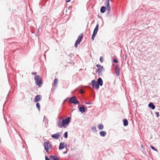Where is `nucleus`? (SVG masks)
<instances>
[{
  "mask_svg": "<svg viewBox=\"0 0 160 160\" xmlns=\"http://www.w3.org/2000/svg\"><path fill=\"white\" fill-rule=\"evenodd\" d=\"M99 134L101 136L104 137L106 134V133L105 131H102L100 132Z\"/></svg>",
  "mask_w": 160,
  "mask_h": 160,
  "instance_id": "f8f14e48",
  "label": "nucleus"
},
{
  "mask_svg": "<svg viewBox=\"0 0 160 160\" xmlns=\"http://www.w3.org/2000/svg\"><path fill=\"white\" fill-rule=\"evenodd\" d=\"M110 1H111L112 0H110Z\"/></svg>",
  "mask_w": 160,
  "mask_h": 160,
  "instance_id": "58836bf2",
  "label": "nucleus"
},
{
  "mask_svg": "<svg viewBox=\"0 0 160 160\" xmlns=\"http://www.w3.org/2000/svg\"><path fill=\"white\" fill-rule=\"evenodd\" d=\"M106 6L107 7V11L109 12H110V8L109 7V4H108H108H106Z\"/></svg>",
  "mask_w": 160,
  "mask_h": 160,
  "instance_id": "aec40b11",
  "label": "nucleus"
},
{
  "mask_svg": "<svg viewBox=\"0 0 160 160\" xmlns=\"http://www.w3.org/2000/svg\"><path fill=\"white\" fill-rule=\"evenodd\" d=\"M83 37V34L81 33L78 37L75 43V47L76 48L77 47L78 44H80L81 42L82 39Z\"/></svg>",
  "mask_w": 160,
  "mask_h": 160,
  "instance_id": "20e7f679",
  "label": "nucleus"
},
{
  "mask_svg": "<svg viewBox=\"0 0 160 160\" xmlns=\"http://www.w3.org/2000/svg\"><path fill=\"white\" fill-rule=\"evenodd\" d=\"M115 73L117 76H119L120 74L119 71H115Z\"/></svg>",
  "mask_w": 160,
  "mask_h": 160,
  "instance_id": "5701e85b",
  "label": "nucleus"
},
{
  "mask_svg": "<svg viewBox=\"0 0 160 160\" xmlns=\"http://www.w3.org/2000/svg\"><path fill=\"white\" fill-rule=\"evenodd\" d=\"M45 149L47 153L50 152L52 147L51 144L48 142H45L44 143Z\"/></svg>",
  "mask_w": 160,
  "mask_h": 160,
  "instance_id": "f03ea898",
  "label": "nucleus"
},
{
  "mask_svg": "<svg viewBox=\"0 0 160 160\" xmlns=\"http://www.w3.org/2000/svg\"><path fill=\"white\" fill-rule=\"evenodd\" d=\"M36 107L38 108V109L39 110L40 109V106L39 103H38L36 104Z\"/></svg>",
  "mask_w": 160,
  "mask_h": 160,
  "instance_id": "4be33fe9",
  "label": "nucleus"
},
{
  "mask_svg": "<svg viewBox=\"0 0 160 160\" xmlns=\"http://www.w3.org/2000/svg\"><path fill=\"white\" fill-rule=\"evenodd\" d=\"M66 1L68 2H69L71 1V0H66Z\"/></svg>",
  "mask_w": 160,
  "mask_h": 160,
  "instance_id": "72a5a7b5",
  "label": "nucleus"
},
{
  "mask_svg": "<svg viewBox=\"0 0 160 160\" xmlns=\"http://www.w3.org/2000/svg\"><path fill=\"white\" fill-rule=\"evenodd\" d=\"M50 158L51 159H52L53 160H58V158L54 156H51Z\"/></svg>",
  "mask_w": 160,
  "mask_h": 160,
  "instance_id": "a211bd4d",
  "label": "nucleus"
},
{
  "mask_svg": "<svg viewBox=\"0 0 160 160\" xmlns=\"http://www.w3.org/2000/svg\"><path fill=\"white\" fill-rule=\"evenodd\" d=\"M80 92L82 94V93H84V92H83V91L82 89H81L80 90Z\"/></svg>",
  "mask_w": 160,
  "mask_h": 160,
  "instance_id": "cd10ccee",
  "label": "nucleus"
},
{
  "mask_svg": "<svg viewBox=\"0 0 160 160\" xmlns=\"http://www.w3.org/2000/svg\"><path fill=\"white\" fill-rule=\"evenodd\" d=\"M150 147L153 150H154V151H157V150L153 146H150Z\"/></svg>",
  "mask_w": 160,
  "mask_h": 160,
  "instance_id": "393cba45",
  "label": "nucleus"
},
{
  "mask_svg": "<svg viewBox=\"0 0 160 160\" xmlns=\"http://www.w3.org/2000/svg\"><path fill=\"white\" fill-rule=\"evenodd\" d=\"M103 58L102 57H101L100 58V61L102 63L103 62Z\"/></svg>",
  "mask_w": 160,
  "mask_h": 160,
  "instance_id": "a878e982",
  "label": "nucleus"
},
{
  "mask_svg": "<svg viewBox=\"0 0 160 160\" xmlns=\"http://www.w3.org/2000/svg\"><path fill=\"white\" fill-rule=\"evenodd\" d=\"M96 127L95 126H93L92 127V130H96Z\"/></svg>",
  "mask_w": 160,
  "mask_h": 160,
  "instance_id": "c756f323",
  "label": "nucleus"
},
{
  "mask_svg": "<svg viewBox=\"0 0 160 160\" xmlns=\"http://www.w3.org/2000/svg\"><path fill=\"white\" fill-rule=\"evenodd\" d=\"M156 115H157V117H158L159 116V113L158 112H156Z\"/></svg>",
  "mask_w": 160,
  "mask_h": 160,
  "instance_id": "2f4dec72",
  "label": "nucleus"
},
{
  "mask_svg": "<svg viewBox=\"0 0 160 160\" xmlns=\"http://www.w3.org/2000/svg\"><path fill=\"white\" fill-rule=\"evenodd\" d=\"M34 79L37 85L39 87H40L42 84V82L40 77L38 75L35 76Z\"/></svg>",
  "mask_w": 160,
  "mask_h": 160,
  "instance_id": "7ed1b4c3",
  "label": "nucleus"
},
{
  "mask_svg": "<svg viewBox=\"0 0 160 160\" xmlns=\"http://www.w3.org/2000/svg\"><path fill=\"white\" fill-rule=\"evenodd\" d=\"M58 80L57 79H55L54 80V85H55L56 86V84H57L58 83Z\"/></svg>",
  "mask_w": 160,
  "mask_h": 160,
  "instance_id": "412c9836",
  "label": "nucleus"
},
{
  "mask_svg": "<svg viewBox=\"0 0 160 160\" xmlns=\"http://www.w3.org/2000/svg\"><path fill=\"white\" fill-rule=\"evenodd\" d=\"M97 66L98 69V70H102L103 69V67L100 65H97Z\"/></svg>",
  "mask_w": 160,
  "mask_h": 160,
  "instance_id": "6ab92c4d",
  "label": "nucleus"
},
{
  "mask_svg": "<svg viewBox=\"0 0 160 160\" xmlns=\"http://www.w3.org/2000/svg\"><path fill=\"white\" fill-rule=\"evenodd\" d=\"M148 107L152 108V109H154L155 108V106L152 103H150L148 105Z\"/></svg>",
  "mask_w": 160,
  "mask_h": 160,
  "instance_id": "4468645a",
  "label": "nucleus"
},
{
  "mask_svg": "<svg viewBox=\"0 0 160 160\" xmlns=\"http://www.w3.org/2000/svg\"><path fill=\"white\" fill-rule=\"evenodd\" d=\"M98 27H99L98 24H97L96 25L95 28L94 29V30L93 31V34L92 35V41L94 40L95 37V36L97 34V32L98 29Z\"/></svg>",
  "mask_w": 160,
  "mask_h": 160,
  "instance_id": "39448f33",
  "label": "nucleus"
},
{
  "mask_svg": "<svg viewBox=\"0 0 160 160\" xmlns=\"http://www.w3.org/2000/svg\"><path fill=\"white\" fill-rule=\"evenodd\" d=\"M64 137L65 138H67L68 137V133L67 132H65L64 134Z\"/></svg>",
  "mask_w": 160,
  "mask_h": 160,
  "instance_id": "b1692460",
  "label": "nucleus"
},
{
  "mask_svg": "<svg viewBox=\"0 0 160 160\" xmlns=\"http://www.w3.org/2000/svg\"><path fill=\"white\" fill-rule=\"evenodd\" d=\"M69 56H70L71 57L72 56H73V54L71 53Z\"/></svg>",
  "mask_w": 160,
  "mask_h": 160,
  "instance_id": "f704fd0d",
  "label": "nucleus"
},
{
  "mask_svg": "<svg viewBox=\"0 0 160 160\" xmlns=\"http://www.w3.org/2000/svg\"><path fill=\"white\" fill-rule=\"evenodd\" d=\"M70 121V118L69 117L62 120H60L58 122L57 125L59 128H66L69 124Z\"/></svg>",
  "mask_w": 160,
  "mask_h": 160,
  "instance_id": "f257e3e1",
  "label": "nucleus"
},
{
  "mask_svg": "<svg viewBox=\"0 0 160 160\" xmlns=\"http://www.w3.org/2000/svg\"><path fill=\"white\" fill-rule=\"evenodd\" d=\"M86 104H90V103H87V102H86Z\"/></svg>",
  "mask_w": 160,
  "mask_h": 160,
  "instance_id": "e433bc0d",
  "label": "nucleus"
},
{
  "mask_svg": "<svg viewBox=\"0 0 160 160\" xmlns=\"http://www.w3.org/2000/svg\"><path fill=\"white\" fill-rule=\"evenodd\" d=\"M45 160H50L49 158H48V157L46 156L45 157Z\"/></svg>",
  "mask_w": 160,
  "mask_h": 160,
  "instance_id": "7c9ffc66",
  "label": "nucleus"
},
{
  "mask_svg": "<svg viewBox=\"0 0 160 160\" xmlns=\"http://www.w3.org/2000/svg\"><path fill=\"white\" fill-rule=\"evenodd\" d=\"M42 96L40 95H37L35 98L34 102H38L41 100Z\"/></svg>",
  "mask_w": 160,
  "mask_h": 160,
  "instance_id": "1a4fd4ad",
  "label": "nucleus"
},
{
  "mask_svg": "<svg viewBox=\"0 0 160 160\" xmlns=\"http://www.w3.org/2000/svg\"><path fill=\"white\" fill-rule=\"evenodd\" d=\"M62 133L61 132H58L55 134L51 135L52 137L55 139H58L61 136Z\"/></svg>",
  "mask_w": 160,
  "mask_h": 160,
  "instance_id": "0eeeda50",
  "label": "nucleus"
},
{
  "mask_svg": "<svg viewBox=\"0 0 160 160\" xmlns=\"http://www.w3.org/2000/svg\"><path fill=\"white\" fill-rule=\"evenodd\" d=\"M113 61L114 62L117 63L118 62V61L117 59H114L113 60Z\"/></svg>",
  "mask_w": 160,
  "mask_h": 160,
  "instance_id": "bb28decb",
  "label": "nucleus"
},
{
  "mask_svg": "<svg viewBox=\"0 0 160 160\" xmlns=\"http://www.w3.org/2000/svg\"><path fill=\"white\" fill-rule=\"evenodd\" d=\"M107 2L106 4H108H108H109V0H107Z\"/></svg>",
  "mask_w": 160,
  "mask_h": 160,
  "instance_id": "473e14b6",
  "label": "nucleus"
},
{
  "mask_svg": "<svg viewBox=\"0 0 160 160\" xmlns=\"http://www.w3.org/2000/svg\"><path fill=\"white\" fill-rule=\"evenodd\" d=\"M79 111L82 113H83L85 112V108L83 107H81L79 108Z\"/></svg>",
  "mask_w": 160,
  "mask_h": 160,
  "instance_id": "f3484780",
  "label": "nucleus"
},
{
  "mask_svg": "<svg viewBox=\"0 0 160 160\" xmlns=\"http://www.w3.org/2000/svg\"><path fill=\"white\" fill-rule=\"evenodd\" d=\"M106 10V8L104 6H102L101 8L100 12L102 13H104L105 12Z\"/></svg>",
  "mask_w": 160,
  "mask_h": 160,
  "instance_id": "ddd939ff",
  "label": "nucleus"
},
{
  "mask_svg": "<svg viewBox=\"0 0 160 160\" xmlns=\"http://www.w3.org/2000/svg\"><path fill=\"white\" fill-rule=\"evenodd\" d=\"M97 83L99 86H102L103 84V81L102 79L101 78H99L98 79Z\"/></svg>",
  "mask_w": 160,
  "mask_h": 160,
  "instance_id": "9b49d317",
  "label": "nucleus"
},
{
  "mask_svg": "<svg viewBox=\"0 0 160 160\" xmlns=\"http://www.w3.org/2000/svg\"><path fill=\"white\" fill-rule=\"evenodd\" d=\"M69 102L70 103H73L75 104H78L79 103L78 101L75 97L71 98L69 100Z\"/></svg>",
  "mask_w": 160,
  "mask_h": 160,
  "instance_id": "423d86ee",
  "label": "nucleus"
},
{
  "mask_svg": "<svg viewBox=\"0 0 160 160\" xmlns=\"http://www.w3.org/2000/svg\"><path fill=\"white\" fill-rule=\"evenodd\" d=\"M123 125L124 126H126L128 124V122L126 119L123 120Z\"/></svg>",
  "mask_w": 160,
  "mask_h": 160,
  "instance_id": "2eb2a0df",
  "label": "nucleus"
},
{
  "mask_svg": "<svg viewBox=\"0 0 160 160\" xmlns=\"http://www.w3.org/2000/svg\"><path fill=\"white\" fill-rule=\"evenodd\" d=\"M116 70H119V66H117L116 67Z\"/></svg>",
  "mask_w": 160,
  "mask_h": 160,
  "instance_id": "c85d7f7f",
  "label": "nucleus"
},
{
  "mask_svg": "<svg viewBox=\"0 0 160 160\" xmlns=\"http://www.w3.org/2000/svg\"><path fill=\"white\" fill-rule=\"evenodd\" d=\"M67 145L65 144L64 142L60 143L59 146V149H62L64 148H66Z\"/></svg>",
  "mask_w": 160,
  "mask_h": 160,
  "instance_id": "9d476101",
  "label": "nucleus"
},
{
  "mask_svg": "<svg viewBox=\"0 0 160 160\" xmlns=\"http://www.w3.org/2000/svg\"><path fill=\"white\" fill-rule=\"evenodd\" d=\"M67 152V151H66V152H64L63 153H66Z\"/></svg>",
  "mask_w": 160,
  "mask_h": 160,
  "instance_id": "4c0bfd02",
  "label": "nucleus"
},
{
  "mask_svg": "<svg viewBox=\"0 0 160 160\" xmlns=\"http://www.w3.org/2000/svg\"><path fill=\"white\" fill-rule=\"evenodd\" d=\"M97 72H98V73L99 74H100V73L101 72H100V71H99V70L97 71Z\"/></svg>",
  "mask_w": 160,
  "mask_h": 160,
  "instance_id": "c9c22d12",
  "label": "nucleus"
},
{
  "mask_svg": "<svg viewBox=\"0 0 160 160\" xmlns=\"http://www.w3.org/2000/svg\"><path fill=\"white\" fill-rule=\"evenodd\" d=\"M91 84L93 88H95L96 89H98L99 88V86L95 80H93L92 81Z\"/></svg>",
  "mask_w": 160,
  "mask_h": 160,
  "instance_id": "6e6552de",
  "label": "nucleus"
},
{
  "mask_svg": "<svg viewBox=\"0 0 160 160\" xmlns=\"http://www.w3.org/2000/svg\"><path fill=\"white\" fill-rule=\"evenodd\" d=\"M98 128L99 130H102L103 128V125L102 124H99L98 125Z\"/></svg>",
  "mask_w": 160,
  "mask_h": 160,
  "instance_id": "dca6fc26",
  "label": "nucleus"
}]
</instances>
